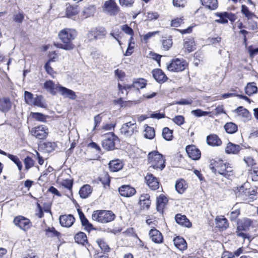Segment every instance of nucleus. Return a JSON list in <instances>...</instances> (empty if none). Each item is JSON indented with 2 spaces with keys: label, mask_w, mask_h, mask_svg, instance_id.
<instances>
[{
  "label": "nucleus",
  "mask_w": 258,
  "mask_h": 258,
  "mask_svg": "<svg viewBox=\"0 0 258 258\" xmlns=\"http://www.w3.org/2000/svg\"><path fill=\"white\" fill-rule=\"evenodd\" d=\"M77 35L76 30L71 28H64L58 33V36L62 43H58L56 47L66 50H72L75 46L72 41Z\"/></svg>",
  "instance_id": "1"
},
{
  "label": "nucleus",
  "mask_w": 258,
  "mask_h": 258,
  "mask_svg": "<svg viewBox=\"0 0 258 258\" xmlns=\"http://www.w3.org/2000/svg\"><path fill=\"white\" fill-rule=\"evenodd\" d=\"M149 163L150 165L149 168H152L158 170H162L165 166V159L163 155L157 151H153L149 153Z\"/></svg>",
  "instance_id": "2"
},
{
  "label": "nucleus",
  "mask_w": 258,
  "mask_h": 258,
  "mask_svg": "<svg viewBox=\"0 0 258 258\" xmlns=\"http://www.w3.org/2000/svg\"><path fill=\"white\" fill-rule=\"evenodd\" d=\"M115 215L111 211L96 210L93 212L92 219L101 223H106L114 220Z\"/></svg>",
  "instance_id": "3"
},
{
  "label": "nucleus",
  "mask_w": 258,
  "mask_h": 258,
  "mask_svg": "<svg viewBox=\"0 0 258 258\" xmlns=\"http://www.w3.org/2000/svg\"><path fill=\"white\" fill-rule=\"evenodd\" d=\"M229 164L224 163L222 160H218L214 163V166L212 167V170L215 174L217 173L228 177L231 175L232 170L231 167L229 166Z\"/></svg>",
  "instance_id": "4"
},
{
  "label": "nucleus",
  "mask_w": 258,
  "mask_h": 258,
  "mask_svg": "<svg viewBox=\"0 0 258 258\" xmlns=\"http://www.w3.org/2000/svg\"><path fill=\"white\" fill-rule=\"evenodd\" d=\"M251 225V221L249 219H244L238 223L237 228V235L242 237L244 240L247 239V242L249 243L251 239L248 234L242 232L241 231H246L249 229Z\"/></svg>",
  "instance_id": "5"
},
{
  "label": "nucleus",
  "mask_w": 258,
  "mask_h": 258,
  "mask_svg": "<svg viewBox=\"0 0 258 258\" xmlns=\"http://www.w3.org/2000/svg\"><path fill=\"white\" fill-rule=\"evenodd\" d=\"M187 67L185 60L182 59H173L167 64V69L170 72H179L184 71Z\"/></svg>",
  "instance_id": "6"
},
{
  "label": "nucleus",
  "mask_w": 258,
  "mask_h": 258,
  "mask_svg": "<svg viewBox=\"0 0 258 258\" xmlns=\"http://www.w3.org/2000/svg\"><path fill=\"white\" fill-rule=\"evenodd\" d=\"M121 134L126 137H130L138 132V126L135 120L123 124L120 128Z\"/></svg>",
  "instance_id": "7"
},
{
  "label": "nucleus",
  "mask_w": 258,
  "mask_h": 258,
  "mask_svg": "<svg viewBox=\"0 0 258 258\" xmlns=\"http://www.w3.org/2000/svg\"><path fill=\"white\" fill-rule=\"evenodd\" d=\"M106 33V31L104 27H95L88 31L87 37L89 41H92L104 38Z\"/></svg>",
  "instance_id": "8"
},
{
  "label": "nucleus",
  "mask_w": 258,
  "mask_h": 258,
  "mask_svg": "<svg viewBox=\"0 0 258 258\" xmlns=\"http://www.w3.org/2000/svg\"><path fill=\"white\" fill-rule=\"evenodd\" d=\"M102 11L108 15L115 16L118 13L119 8L114 0H108L104 2Z\"/></svg>",
  "instance_id": "9"
},
{
  "label": "nucleus",
  "mask_w": 258,
  "mask_h": 258,
  "mask_svg": "<svg viewBox=\"0 0 258 258\" xmlns=\"http://www.w3.org/2000/svg\"><path fill=\"white\" fill-rule=\"evenodd\" d=\"M32 136L38 140H44L46 138L48 134V128L44 125H40L33 127L30 131Z\"/></svg>",
  "instance_id": "10"
},
{
  "label": "nucleus",
  "mask_w": 258,
  "mask_h": 258,
  "mask_svg": "<svg viewBox=\"0 0 258 258\" xmlns=\"http://www.w3.org/2000/svg\"><path fill=\"white\" fill-rule=\"evenodd\" d=\"M118 138L113 133H109L105 137L102 142L103 148L107 151L113 150L115 148V144L118 141Z\"/></svg>",
  "instance_id": "11"
},
{
  "label": "nucleus",
  "mask_w": 258,
  "mask_h": 258,
  "mask_svg": "<svg viewBox=\"0 0 258 258\" xmlns=\"http://www.w3.org/2000/svg\"><path fill=\"white\" fill-rule=\"evenodd\" d=\"M14 223L24 231L28 230L32 226L30 220L22 216L16 217L14 219Z\"/></svg>",
  "instance_id": "12"
},
{
  "label": "nucleus",
  "mask_w": 258,
  "mask_h": 258,
  "mask_svg": "<svg viewBox=\"0 0 258 258\" xmlns=\"http://www.w3.org/2000/svg\"><path fill=\"white\" fill-rule=\"evenodd\" d=\"M145 179L147 184L151 190H155L159 188V179L153 174L148 173L145 177Z\"/></svg>",
  "instance_id": "13"
},
{
  "label": "nucleus",
  "mask_w": 258,
  "mask_h": 258,
  "mask_svg": "<svg viewBox=\"0 0 258 258\" xmlns=\"http://www.w3.org/2000/svg\"><path fill=\"white\" fill-rule=\"evenodd\" d=\"M59 223L61 226L69 228L72 226L75 221L74 217L71 215H61L59 218Z\"/></svg>",
  "instance_id": "14"
},
{
  "label": "nucleus",
  "mask_w": 258,
  "mask_h": 258,
  "mask_svg": "<svg viewBox=\"0 0 258 258\" xmlns=\"http://www.w3.org/2000/svg\"><path fill=\"white\" fill-rule=\"evenodd\" d=\"M149 236L151 240L157 244L163 242V236L162 233L155 228L151 229L149 232Z\"/></svg>",
  "instance_id": "15"
},
{
  "label": "nucleus",
  "mask_w": 258,
  "mask_h": 258,
  "mask_svg": "<svg viewBox=\"0 0 258 258\" xmlns=\"http://www.w3.org/2000/svg\"><path fill=\"white\" fill-rule=\"evenodd\" d=\"M186 152L189 158L194 160H199L201 157V152L194 145H188L186 147Z\"/></svg>",
  "instance_id": "16"
},
{
  "label": "nucleus",
  "mask_w": 258,
  "mask_h": 258,
  "mask_svg": "<svg viewBox=\"0 0 258 258\" xmlns=\"http://www.w3.org/2000/svg\"><path fill=\"white\" fill-rule=\"evenodd\" d=\"M118 191L121 196L125 197H131L133 196L136 191L134 188L127 185L121 186L119 188Z\"/></svg>",
  "instance_id": "17"
},
{
  "label": "nucleus",
  "mask_w": 258,
  "mask_h": 258,
  "mask_svg": "<svg viewBox=\"0 0 258 258\" xmlns=\"http://www.w3.org/2000/svg\"><path fill=\"white\" fill-rule=\"evenodd\" d=\"M58 92L64 97L69 98L72 100H75L77 98V95L75 92L73 90L64 87L60 85L58 88Z\"/></svg>",
  "instance_id": "18"
},
{
  "label": "nucleus",
  "mask_w": 258,
  "mask_h": 258,
  "mask_svg": "<svg viewBox=\"0 0 258 258\" xmlns=\"http://www.w3.org/2000/svg\"><path fill=\"white\" fill-rule=\"evenodd\" d=\"M59 87H60V85L59 84H55L51 80L47 81L44 84V88L53 95L58 92V88Z\"/></svg>",
  "instance_id": "19"
},
{
  "label": "nucleus",
  "mask_w": 258,
  "mask_h": 258,
  "mask_svg": "<svg viewBox=\"0 0 258 258\" xmlns=\"http://www.w3.org/2000/svg\"><path fill=\"white\" fill-rule=\"evenodd\" d=\"M139 204L141 208L148 210L151 205L150 196L148 194H143L139 198Z\"/></svg>",
  "instance_id": "20"
},
{
  "label": "nucleus",
  "mask_w": 258,
  "mask_h": 258,
  "mask_svg": "<svg viewBox=\"0 0 258 258\" xmlns=\"http://www.w3.org/2000/svg\"><path fill=\"white\" fill-rule=\"evenodd\" d=\"M152 74L154 78L160 83L165 82L168 79L164 73L160 69L154 70L152 71Z\"/></svg>",
  "instance_id": "21"
},
{
  "label": "nucleus",
  "mask_w": 258,
  "mask_h": 258,
  "mask_svg": "<svg viewBox=\"0 0 258 258\" xmlns=\"http://www.w3.org/2000/svg\"><path fill=\"white\" fill-rule=\"evenodd\" d=\"M175 219L178 224L182 226L187 228H189L191 226V222L184 215H182L180 214H177L175 216Z\"/></svg>",
  "instance_id": "22"
},
{
  "label": "nucleus",
  "mask_w": 258,
  "mask_h": 258,
  "mask_svg": "<svg viewBox=\"0 0 258 258\" xmlns=\"http://www.w3.org/2000/svg\"><path fill=\"white\" fill-rule=\"evenodd\" d=\"M168 202L167 198L163 195H160L157 198V210L159 212H163L165 206Z\"/></svg>",
  "instance_id": "23"
},
{
  "label": "nucleus",
  "mask_w": 258,
  "mask_h": 258,
  "mask_svg": "<svg viewBox=\"0 0 258 258\" xmlns=\"http://www.w3.org/2000/svg\"><path fill=\"white\" fill-rule=\"evenodd\" d=\"M79 12L78 6L77 5H71L69 4L66 5V14L68 18L77 15Z\"/></svg>",
  "instance_id": "24"
},
{
  "label": "nucleus",
  "mask_w": 258,
  "mask_h": 258,
  "mask_svg": "<svg viewBox=\"0 0 258 258\" xmlns=\"http://www.w3.org/2000/svg\"><path fill=\"white\" fill-rule=\"evenodd\" d=\"M241 148L238 145L229 142L225 148V152L227 154H237Z\"/></svg>",
  "instance_id": "25"
},
{
  "label": "nucleus",
  "mask_w": 258,
  "mask_h": 258,
  "mask_svg": "<svg viewBox=\"0 0 258 258\" xmlns=\"http://www.w3.org/2000/svg\"><path fill=\"white\" fill-rule=\"evenodd\" d=\"M207 144L212 146H218L221 145L222 142L219 138L214 134L210 135L207 137Z\"/></svg>",
  "instance_id": "26"
},
{
  "label": "nucleus",
  "mask_w": 258,
  "mask_h": 258,
  "mask_svg": "<svg viewBox=\"0 0 258 258\" xmlns=\"http://www.w3.org/2000/svg\"><path fill=\"white\" fill-rule=\"evenodd\" d=\"M123 164L119 160H112L109 163V168L112 172H117L122 168Z\"/></svg>",
  "instance_id": "27"
},
{
  "label": "nucleus",
  "mask_w": 258,
  "mask_h": 258,
  "mask_svg": "<svg viewBox=\"0 0 258 258\" xmlns=\"http://www.w3.org/2000/svg\"><path fill=\"white\" fill-rule=\"evenodd\" d=\"M78 211L82 225L83 226H84L85 229L88 231H90L93 229V225L89 222L88 219L85 217L84 213L80 210H78Z\"/></svg>",
  "instance_id": "28"
},
{
  "label": "nucleus",
  "mask_w": 258,
  "mask_h": 258,
  "mask_svg": "<svg viewBox=\"0 0 258 258\" xmlns=\"http://www.w3.org/2000/svg\"><path fill=\"white\" fill-rule=\"evenodd\" d=\"M175 246L180 250H184L187 248V244L185 240L179 236L175 237L174 240Z\"/></svg>",
  "instance_id": "29"
},
{
  "label": "nucleus",
  "mask_w": 258,
  "mask_h": 258,
  "mask_svg": "<svg viewBox=\"0 0 258 258\" xmlns=\"http://www.w3.org/2000/svg\"><path fill=\"white\" fill-rule=\"evenodd\" d=\"M216 227L222 230L225 229L228 226L227 220L224 216H220L216 218Z\"/></svg>",
  "instance_id": "30"
},
{
  "label": "nucleus",
  "mask_w": 258,
  "mask_h": 258,
  "mask_svg": "<svg viewBox=\"0 0 258 258\" xmlns=\"http://www.w3.org/2000/svg\"><path fill=\"white\" fill-rule=\"evenodd\" d=\"M11 108V103L9 98L0 99V110L3 112L8 111Z\"/></svg>",
  "instance_id": "31"
},
{
  "label": "nucleus",
  "mask_w": 258,
  "mask_h": 258,
  "mask_svg": "<svg viewBox=\"0 0 258 258\" xmlns=\"http://www.w3.org/2000/svg\"><path fill=\"white\" fill-rule=\"evenodd\" d=\"M92 190L90 185L86 184L83 186L79 190L81 198L86 199L92 193Z\"/></svg>",
  "instance_id": "32"
},
{
  "label": "nucleus",
  "mask_w": 258,
  "mask_h": 258,
  "mask_svg": "<svg viewBox=\"0 0 258 258\" xmlns=\"http://www.w3.org/2000/svg\"><path fill=\"white\" fill-rule=\"evenodd\" d=\"M75 242L82 245H85L88 243L87 236L85 233L82 232H80L76 234L75 236Z\"/></svg>",
  "instance_id": "33"
},
{
  "label": "nucleus",
  "mask_w": 258,
  "mask_h": 258,
  "mask_svg": "<svg viewBox=\"0 0 258 258\" xmlns=\"http://www.w3.org/2000/svg\"><path fill=\"white\" fill-rule=\"evenodd\" d=\"M235 111L238 113V115L243 117L245 120H248L250 118L251 115L249 112L242 106L238 107Z\"/></svg>",
  "instance_id": "34"
},
{
  "label": "nucleus",
  "mask_w": 258,
  "mask_h": 258,
  "mask_svg": "<svg viewBox=\"0 0 258 258\" xmlns=\"http://www.w3.org/2000/svg\"><path fill=\"white\" fill-rule=\"evenodd\" d=\"M202 4L210 10H215L218 7L217 0H200Z\"/></svg>",
  "instance_id": "35"
},
{
  "label": "nucleus",
  "mask_w": 258,
  "mask_h": 258,
  "mask_svg": "<svg viewBox=\"0 0 258 258\" xmlns=\"http://www.w3.org/2000/svg\"><path fill=\"white\" fill-rule=\"evenodd\" d=\"M184 48L189 52L194 51L195 49V44L193 38H186L184 39Z\"/></svg>",
  "instance_id": "36"
},
{
  "label": "nucleus",
  "mask_w": 258,
  "mask_h": 258,
  "mask_svg": "<svg viewBox=\"0 0 258 258\" xmlns=\"http://www.w3.org/2000/svg\"><path fill=\"white\" fill-rule=\"evenodd\" d=\"M258 19L256 18H249L246 20V23L247 25V28L252 31H254L256 32H258V25L255 19Z\"/></svg>",
  "instance_id": "37"
},
{
  "label": "nucleus",
  "mask_w": 258,
  "mask_h": 258,
  "mask_svg": "<svg viewBox=\"0 0 258 258\" xmlns=\"http://www.w3.org/2000/svg\"><path fill=\"white\" fill-rule=\"evenodd\" d=\"M175 186L176 190L179 194H182L187 187L185 181L183 179L177 180Z\"/></svg>",
  "instance_id": "38"
},
{
  "label": "nucleus",
  "mask_w": 258,
  "mask_h": 258,
  "mask_svg": "<svg viewBox=\"0 0 258 258\" xmlns=\"http://www.w3.org/2000/svg\"><path fill=\"white\" fill-rule=\"evenodd\" d=\"M146 85V80L142 78H139L135 80L133 83V87L138 90H139L140 89L145 88Z\"/></svg>",
  "instance_id": "39"
},
{
  "label": "nucleus",
  "mask_w": 258,
  "mask_h": 258,
  "mask_svg": "<svg viewBox=\"0 0 258 258\" xmlns=\"http://www.w3.org/2000/svg\"><path fill=\"white\" fill-rule=\"evenodd\" d=\"M238 205L239 204L238 203H236L231 209V211L230 213V219L231 220H235L240 215V208L239 207Z\"/></svg>",
  "instance_id": "40"
},
{
  "label": "nucleus",
  "mask_w": 258,
  "mask_h": 258,
  "mask_svg": "<svg viewBox=\"0 0 258 258\" xmlns=\"http://www.w3.org/2000/svg\"><path fill=\"white\" fill-rule=\"evenodd\" d=\"M224 128L227 133L232 134L237 131L238 127L236 124L232 122H227L225 124Z\"/></svg>",
  "instance_id": "41"
},
{
  "label": "nucleus",
  "mask_w": 258,
  "mask_h": 258,
  "mask_svg": "<svg viewBox=\"0 0 258 258\" xmlns=\"http://www.w3.org/2000/svg\"><path fill=\"white\" fill-rule=\"evenodd\" d=\"M257 90V88L254 83H248L245 88V93L249 96L256 93Z\"/></svg>",
  "instance_id": "42"
},
{
  "label": "nucleus",
  "mask_w": 258,
  "mask_h": 258,
  "mask_svg": "<svg viewBox=\"0 0 258 258\" xmlns=\"http://www.w3.org/2000/svg\"><path fill=\"white\" fill-rule=\"evenodd\" d=\"M241 13L245 16L246 20L249 18H256V16L254 13L250 12L248 8L245 5H242L241 6Z\"/></svg>",
  "instance_id": "43"
},
{
  "label": "nucleus",
  "mask_w": 258,
  "mask_h": 258,
  "mask_svg": "<svg viewBox=\"0 0 258 258\" xmlns=\"http://www.w3.org/2000/svg\"><path fill=\"white\" fill-rule=\"evenodd\" d=\"M96 243L100 248L105 252L109 251L110 248L104 239L98 238L96 240Z\"/></svg>",
  "instance_id": "44"
},
{
  "label": "nucleus",
  "mask_w": 258,
  "mask_h": 258,
  "mask_svg": "<svg viewBox=\"0 0 258 258\" xmlns=\"http://www.w3.org/2000/svg\"><path fill=\"white\" fill-rule=\"evenodd\" d=\"M73 181L72 180H71V179L64 180L61 183V185L63 187H64L69 189V193L68 194H67L66 195L69 198L72 196V187H73Z\"/></svg>",
  "instance_id": "45"
},
{
  "label": "nucleus",
  "mask_w": 258,
  "mask_h": 258,
  "mask_svg": "<svg viewBox=\"0 0 258 258\" xmlns=\"http://www.w3.org/2000/svg\"><path fill=\"white\" fill-rule=\"evenodd\" d=\"M163 138L166 141H171L173 138V131L168 127H164L162 131Z\"/></svg>",
  "instance_id": "46"
},
{
  "label": "nucleus",
  "mask_w": 258,
  "mask_h": 258,
  "mask_svg": "<svg viewBox=\"0 0 258 258\" xmlns=\"http://www.w3.org/2000/svg\"><path fill=\"white\" fill-rule=\"evenodd\" d=\"M144 137L149 139H152L155 137V131L153 127L147 126L144 131Z\"/></svg>",
  "instance_id": "47"
},
{
  "label": "nucleus",
  "mask_w": 258,
  "mask_h": 258,
  "mask_svg": "<svg viewBox=\"0 0 258 258\" xmlns=\"http://www.w3.org/2000/svg\"><path fill=\"white\" fill-rule=\"evenodd\" d=\"M13 19L15 22L22 23L24 19V14L23 12L19 11L14 14Z\"/></svg>",
  "instance_id": "48"
},
{
  "label": "nucleus",
  "mask_w": 258,
  "mask_h": 258,
  "mask_svg": "<svg viewBox=\"0 0 258 258\" xmlns=\"http://www.w3.org/2000/svg\"><path fill=\"white\" fill-rule=\"evenodd\" d=\"M96 11V7L93 5H90L85 7L84 10V13L86 17L93 16Z\"/></svg>",
  "instance_id": "49"
},
{
  "label": "nucleus",
  "mask_w": 258,
  "mask_h": 258,
  "mask_svg": "<svg viewBox=\"0 0 258 258\" xmlns=\"http://www.w3.org/2000/svg\"><path fill=\"white\" fill-rule=\"evenodd\" d=\"M25 101L26 103L29 105H33V100L35 98L33 97V94L28 92L25 91L24 92Z\"/></svg>",
  "instance_id": "50"
},
{
  "label": "nucleus",
  "mask_w": 258,
  "mask_h": 258,
  "mask_svg": "<svg viewBox=\"0 0 258 258\" xmlns=\"http://www.w3.org/2000/svg\"><path fill=\"white\" fill-rule=\"evenodd\" d=\"M43 147L47 152H51L56 148V144L52 142H46L43 144Z\"/></svg>",
  "instance_id": "51"
},
{
  "label": "nucleus",
  "mask_w": 258,
  "mask_h": 258,
  "mask_svg": "<svg viewBox=\"0 0 258 258\" xmlns=\"http://www.w3.org/2000/svg\"><path fill=\"white\" fill-rule=\"evenodd\" d=\"M31 115L33 118L38 121H44L46 120V116L41 113L32 112Z\"/></svg>",
  "instance_id": "52"
},
{
  "label": "nucleus",
  "mask_w": 258,
  "mask_h": 258,
  "mask_svg": "<svg viewBox=\"0 0 258 258\" xmlns=\"http://www.w3.org/2000/svg\"><path fill=\"white\" fill-rule=\"evenodd\" d=\"M162 45L165 50H168L172 45V40L171 38H165L162 40Z\"/></svg>",
  "instance_id": "53"
},
{
  "label": "nucleus",
  "mask_w": 258,
  "mask_h": 258,
  "mask_svg": "<svg viewBox=\"0 0 258 258\" xmlns=\"http://www.w3.org/2000/svg\"><path fill=\"white\" fill-rule=\"evenodd\" d=\"M33 105L44 107V104L42 101V97L41 96H36L33 100Z\"/></svg>",
  "instance_id": "54"
},
{
  "label": "nucleus",
  "mask_w": 258,
  "mask_h": 258,
  "mask_svg": "<svg viewBox=\"0 0 258 258\" xmlns=\"http://www.w3.org/2000/svg\"><path fill=\"white\" fill-rule=\"evenodd\" d=\"M24 164L25 169L28 170L34 165V161L33 159L30 157H27L24 159Z\"/></svg>",
  "instance_id": "55"
},
{
  "label": "nucleus",
  "mask_w": 258,
  "mask_h": 258,
  "mask_svg": "<svg viewBox=\"0 0 258 258\" xmlns=\"http://www.w3.org/2000/svg\"><path fill=\"white\" fill-rule=\"evenodd\" d=\"M172 120L178 125H181L184 123V118L182 115L175 116Z\"/></svg>",
  "instance_id": "56"
},
{
  "label": "nucleus",
  "mask_w": 258,
  "mask_h": 258,
  "mask_svg": "<svg viewBox=\"0 0 258 258\" xmlns=\"http://www.w3.org/2000/svg\"><path fill=\"white\" fill-rule=\"evenodd\" d=\"M243 161L248 167H252L255 164L254 159L251 157H245Z\"/></svg>",
  "instance_id": "57"
},
{
  "label": "nucleus",
  "mask_w": 258,
  "mask_h": 258,
  "mask_svg": "<svg viewBox=\"0 0 258 258\" xmlns=\"http://www.w3.org/2000/svg\"><path fill=\"white\" fill-rule=\"evenodd\" d=\"M223 13H218L216 14V16L217 17H219L220 18V19L218 20H216V22H217L219 23H221V24H225V23H228V20L227 19L226 17L224 16L223 15Z\"/></svg>",
  "instance_id": "58"
},
{
  "label": "nucleus",
  "mask_w": 258,
  "mask_h": 258,
  "mask_svg": "<svg viewBox=\"0 0 258 258\" xmlns=\"http://www.w3.org/2000/svg\"><path fill=\"white\" fill-rule=\"evenodd\" d=\"M135 0H119L120 5L122 7H130L132 6Z\"/></svg>",
  "instance_id": "59"
},
{
  "label": "nucleus",
  "mask_w": 258,
  "mask_h": 258,
  "mask_svg": "<svg viewBox=\"0 0 258 258\" xmlns=\"http://www.w3.org/2000/svg\"><path fill=\"white\" fill-rule=\"evenodd\" d=\"M121 30L126 34L133 36L134 34L133 30L127 25H123L121 27Z\"/></svg>",
  "instance_id": "60"
},
{
  "label": "nucleus",
  "mask_w": 258,
  "mask_h": 258,
  "mask_svg": "<svg viewBox=\"0 0 258 258\" xmlns=\"http://www.w3.org/2000/svg\"><path fill=\"white\" fill-rule=\"evenodd\" d=\"M159 15L157 12H149L147 13V17L149 20L152 21L158 18Z\"/></svg>",
  "instance_id": "61"
},
{
  "label": "nucleus",
  "mask_w": 258,
  "mask_h": 258,
  "mask_svg": "<svg viewBox=\"0 0 258 258\" xmlns=\"http://www.w3.org/2000/svg\"><path fill=\"white\" fill-rule=\"evenodd\" d=\"M191 113L196 116H206L208 114L209 112L207 111H203L201 109H196L192 110Z\"/></svg>",
  "instance_id": "62"
},
{
  "label": "nucleus",
  "mask_w": 258,
  "mask_h": 258,
  "mask_svg": "<svg viewBox=\"0 0 258 258\" xmlns=\"http://www.w3.org/2000/svg\"><path fill=\"white\" fill-rule=\"evenodd\" d=\"M114 74L115 76H116L120 80H122L125 76V73L123 71L120 70L119 69H116L114 71Z\"/></svg>",
  "instance_id": "63"
},
{
  "label": "nucleus",
  "mask_w": 258,
  "mask_h": 258,
  "mask_svg": "<svg viewBox=\"0 0 258 258\" xmlns=\"http://www.w3.org/2000/svg\"><path fill=\"white\" fill-rule=\"evenodd\" d=\"M186 3L185 0H173V5L177 7L183 8Z\"/></svg>",
  "instance_id": "64"
}]
</instances>
